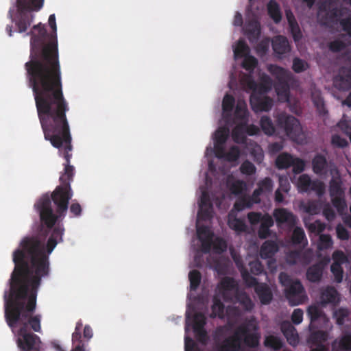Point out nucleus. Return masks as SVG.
<instances>
[{"instance_id":"nucleus-1","label":"nucleus","mask_w":351,"mask_h":351,"mask_svg":"<svg viewBox=\"0 0 351 351\" xmlns=\"http://www.w3.org/2000/svg\"><path fill=\"white\" fill-rule=\"evenodd\" d=\"M48 23L53 30L51 34L41 23L27 34L31 36L30 55L25 69L45 139L62 152L65 160H71L72 138L66 116L69 106L62 90L54 14L49 16Z\"/></svg>"},{"instance_id":"nucleus-2","label":"nucleus","mask_w":351,"mask_h":351,"mask_svg":"<svg viewBox=\"0 0 351 351\" xmlns=\"http://www.w3.org/2000/svg\"><path fill=\"white\" fill-rule=\"evenodd\" d=\"M321 21L325 25L339 24L342 30L351 37V10L338 6L332 1H326L319 7Z\"/></svg>"},{"instance_id":"nucleus-3","label":"nucleus","mask_w":351,"mask_h":351,"mask_svg":"<svg viewBox=\"0 0 351 351\" xmlns=\"http://www.w3.org/2000/svg\"><path fill=\"white\" fill-rule=\"evenodd\" d=\"M278 278L285 287V295L291 306L302 304L308 300L304 287L299 280L292 279L285 272H280Z\"/></svg>"},{"instance_id":"nucleus-4","label":"nucleus","mask_w":351,"mask_h":351,"mask_svg":"<svg viewBox=\"0 0 351 351\" xmlns=\"http://www.w3.org/2000/svg\"><path fill=\"white\" fill-rule=\"evenodd\" d=\"M233 259L246 286L254 287L255 292L262 304H269L273 299V293L269 287L265 283H258L257 279L250 274L240 258L233 256Z\"/></svg>"},{"instance_id":"nucleus-5","label":"nucleus","mask_w":351,"mask_h":351,"mask_svg":"<svg viewBox=\"0 0 351 351\" xmlns=\"http://www.w3.org/2000/svg\"><path fill=\"white\" fill-rule=\"evenodd\" d=\"M44 0H17L16 5L19 12L16 25L20 33L27 31L33 22L34 16L32 12H38L43 6Z\"/></svg>"},{"instance_id":"nucleus-6","label":"nucleus","mask_w":351,"mask_h":351,"mask_svg":"<svg viewBox=\"0 0 351 351\" xmlns=\"http://www.w3.org/2000/svg\"><path fill=\"white\" fill-rule=\"evenodd\" d=\"M276 126L282 130L286 136L293 141H298L302 136L300 121L292 115L279 114L276 117Z\"/></svg>"},{"instance_id":"nucleus-7","label":"nucleus","mask_w":351,"mask_h":351,"mask_svg":"<svg viewBox=\"0 0 351 351\" xmlns=\"http://www.w3.org/2000/svg\"><path fill=\"white\" fill-rule=\"evenodd\" d=\"M268 70L276 80L275 89L278 95L287 99L289 93V83L291 79V73L284 68L275 64H271Z\"/></svg>"},{"instance_id":"nucleus-8","label":"nucleus","mask_w":351,"mask_h":351,"mask_svg":"<svg viewBox=\"0 0 351 351\" xmlns=\"http://www.w3.org/2000/svg\"><path fill=\"white\" fill-rule=\"evenodd\" d=\"M239 326H244L246 330L245 333H239L241 343H243L250 348H256L259 344L261 338L257 325L252 320H247Z\"/></svg>"},{"instance_id":"nucleus-9","label":"nucleus","mask_w":351,"mask_h":351,"mask_svg":"<svg viewBox=\"0 0 351 351\" xmlns=\"http://www.w3.org/2000/svg\"><path fill=\"white\" fill-rule=\"evenodd\" d=\"M244 326H239L232 335L226 338L218 348V351H239L241 348V339L239 333H245Z\"/></svg>"},{"instance_id":"nucleus-10","label":"nucleus","mask_w":351,"mask_h":351,"mask_svg":"<svg viewBox=\"0 0 351 351\" xmlns=\"http://www.w3.org/2000/svg\"><path fill=\"white\" fill-rule=\"evenodd\" d=\"M250 105L255 112H267L273 106V99L261 93L253 91L250 99Z\"/></svg>"},{"instance_id":"nucleus-11","label":"nucleus","mask_w":351,"mask_h":351,"mask_svg":"<svg viewBox=\"0 0 351 351\" xmlns=\"http://www.w3.org/2000/svg\"><path fill=\"white\" fill-rule=\"evenodd\" d=\"M218 289L219 293L225 302H232L234 300V293H237L238 285L233 278H223L219 285Z\"/></svg>"},{"instance_id":"nucleus-12","label":"nucleus","mask_w":351,"mask_h":351,"mask_svg":"<svg viewBox=\"0 0 351 351\" xmlns=\"http://www.w3.org/2000/svg\"><path fill=\"white\" fill-rule=\"evenodd\" d=\"M311 332L307 339L310 345V351H327L328 348L325 345L328 338V333L323 330H311Z\"/></svg>"},{"instance_id":"nucleus-13","label":"nucleus","mask_w":351,"mask_h":351,"mask_svg":"<svg viewBox=\"0 0 351 351\" xmlns=\"http://www.w3.org/2000/svg\"><path fill=\"white\" fill-rule=\"evenodd\" d=\"M298 186L302 192L315 191L319 196L324 192V184L319 181H313L307 174L301 175L298 180Z\"/></svg>"},{"instance_id":"nucleus-14","label":"nucleus","mask_w":351,"mask_h":351,"mask_svg":"<svg viewBox=\"0 0 351 351\" xmlns=\"http://www.w3.org/2000/svg\"><path fill=\"white\" fill-rule=\"evenodd\" d=\"M273 215L278 226L285 224L289 228H293L298 222L297 217L284 208H276Z\"/></svg>"},{"instance_id":"nucleus-15","label":"nucleus","mask_w":351,"mask_h":351,"mask_svg":"<svg viewBox=\"0 0 351 351\" xmlns=\"http://www.w3.org/2000/svg\"><path fill=\"white\" fill-rule=\"evenodd\" d=\"M197 234L201 242L202 252L205 254L209 253L213 245V233L210 231L209 227L201 226L197 227Z\"/></svg>"},{"instance_id":"nucleus-16","label":"nucleus","mask_w":351,"mask_h":351,"mask_svg":"<svg viewBox=\"0 0 351 351\" xmlns=\"http://www.w3.org/2000/svg\"><path fill=\"white\" fill-rule=\"evenodd\" d=\"M333 83L335 87L341 90L351 88V66L342 67L339 74L334 77Z\"/></svg>"},{"instance_id":"nucleus-17","label":"nucleus","mask_w":351,"mask_h":351,"mask_svg":"<svg viewBox=\"0 0 351 351\" xmlns=\"http://www.w3.org/2000/svg\"><path fill=\"white\" fill-rule=\"evenodd\" d=\"M235 105V99L231 95H226L222 101L223 119L226 124L232 125L234 123L232 118V110Z\"/></svg>"},{"instance_id":"nucleus-18","label":"nucleus","mask_w":351,"mask_h":351,"mask_svg":"<svg viewBox=\"0 0 351 351\" xmlns=\"http://www.w3.org/2000/svg\"><path fill=\"white\" fill-rule=\"evenodd\" d=\"M280 330L290 345L293 346L298 345L299 342L298 335L296 329L290 322H282L280 325Z\"/></svg>"},{"instance_id":"nucleus-19","label":"nucleus","mask_w":351,"mask_h":351,"mask_svg":"<svg viewBox=\"0 0 351 351\" xmlns=\"http://www.w3.org/2000/svg\"><path fill=\"white\" fill-rule=\"evenodd\" d=\"M272 48L278 58H281L282 55L289 53L291 50L289 40L285 36L281 35L273 38Z\"/></svg>"},{"instance_id":"nucleus-20","label":"nucleus","mask_w":351,"mask_h":351,"mask_svg":"<svg viewBox=\"0 0 351 351\" xmlns=\"http://www.w3.org/2000/svg\"><path fill=\"white\" fill-rule=\"evenodd\" d=\"M307 314L310 319L309 330L317 328L316 324L319 320L324 321L326 317L323 311L317 306H310L307 309Z\"/></svg>"},{"instance_id":"nucleus-21","label":"nucleus","mask_w":351,"mask_h":351,"mask_svg":"<svg viewBox=\"0 0 351 351\" xmlns=\"http://www.w3.org/2000/svg\"><path fill=\"white\" fill-rule=\"evenodd\" d=\"M313 172L319 176L326 175L328 172V161L325 156L317 154L312 160Z\"/></svg>"},{"instance_id":"nucleus-22","label":"nucleus","mask_w":351,"mask_h":351,"mask_svg":"<svg viewBox=\"0 0 351 351\" xmlns=\"http://www.w3.org/2000/svg\"><path fill=\"white\" fill-rule=\"evenodd\" d=\"M243 31L250 43L255 42L261 34L260 24L255 20L250 21L245 24Z\"/></svg>"},{"instance_id":"nucleus-23","label":"nucleus","mask_w":351,"mask_h":351,"mask_svg":"<svg viewBox=\"0 0 351 351\" xmlns=\"http://www.w3.org/2000/svg\"><path fill=\"white\" fill-rule=\"evenodd\" d=\"M228 225L232 230L237 233L244 232L247 230V226L243 219L237 217L235 212L232 210L228 215Z\"/></svg>"},{"instance_id":"nucleus-24","label":"nucleus","mask_w":351,"mask_h":351,"mask_svg":"<svg viewBox=\"0 0 351 351\" xmlns=\"http://www.w3.org/2000/svg\"><path fill=\"white\" fill-rule=\"evenodd\" d=\"M324 264L322 262L309 267L306 271V278L311 282H319L323 275Z\"/></svg>"},{"instance_id":"nucleus-25","label":"nucleus","mask_w":351,"mask_h":351,"mask_svg":"<svg viewBox=\"0 0 351 351\" xmlns=\"http://www.w3.org/2000/svg\"><path fill=\"white\" fill-rule=\"evenodd\" d=\"M332 351H351V332L343 334L332 344Z\"/></svg>"},{"instance_id":"nucleus-26","label":"nucleus","mask_w":351,"mask_h":351,"mask_svg":"<svg viewBox=\"0 0 351 351\" xmlns=\"http://www.w3.org/2000/svg\"><path fill=\"white\" fill-rule=\"evenodd\" d=\"M278 250L277 243L274 241L267 240L261 247L260 256L264 259L269 258L274 256Z\"/></svg>"},{"instance_id":"nucleus-27","label":"nucleus","mask_w":351,"mask_h":351,"mask_svg":"<svg viewBox=\"0 0 351 351\" xmlns=\"http://www.w3.org/2000/svg\"><path fill=\"white\" fill-rule=\"evenodd\" d=\"M239 302L246 311H250L254 307L252 300L245 292L238 291L237 293H234V300L232 302Z\"/></svg>"},{"instance_id":"nucleus-28","label":"nucleus","mask_w":351,"mask_h":351,"mask_svg":"<svg viewBox=\"0 0 351 351\" xmlns=\"http://www.w3.org/2000/svg\"><path fill=\"white\" fill-rule=\"evenodd\" d=\"M286 261L289 265H295L298 262L309 263L307 253L301 251H291L286 256Z\"/></svg>"},{"instance_id":"nucleus-29","label":"nucleus","mask_w":351,"mask_h":351,"mask_svg":"<svg viewBox=\"0 0 351 351\" xmlns=\"http://www.w3.org/2000/svg\"><path fill=\"white\" fill-rule=\"evenodd\" d=\"M337 291L332 287H328L321 293V302L326 304L336 303L337 302Z\"/></svg>"},{"instance_id":"nucleus-30","label":"nucleus","mask_w":351,"mask_h":351,"mask_svg":"<svg viewBox=\"0 0 351 351\" xmlns=\"http://www.w3.org/2000/svg\"><path fill=\"white\" fill-rule=\"evenodd\" d=\"M213 305L211 306L210 317H218L223 319L225 316V306L217 296H214L213 299Z\"/></svg>"},{"instance_id":"nucleus-31","label":"nucleus","mask_w":351,"mask_h":351,"mask_svg":"<svg viewBox=\"0 0 351 351\" xmlns=\"http://www.w3.org/2000/svg\"><path fill=\"white\" fill-rule=\"evenodd\" d=\"M257 200L253 201L252 198L250 196H242L239 197L237 200L235 202L233 210H236L237 212L242 211L245 208H250L253 206L254 204H257Z\"/></svg>"},{"instance_id":"nucleus-32","label":"nucleus","mask_w":351,"mask_h":351,"mask_svg":"<svg viewBox=\"0 0 351 351\" xmlns=\"http://www.w3.org/2000/svg\"><path fill=\"white\" fill-rule=\"evenodd\" d=\"M293 156L287 152H283L278 156L276 160V166L279 169L289 168L293 165Z\"/></svg>"},{"instance_id":"nucleus-33","label":"nucleus","mask_w":351,"mask_h":351,"mask_svg":"<svg viewBox=\"0 0 351 351\" xmlns=\"http://www.w3.org/2000/svg\"><path fill=\"white\" fill-rule=\"evenodd\" d=\"M267 12L270 18L276 23H278L282 19V14L280 6L274 0H270L267 4Z\"/></svg>"},{"instance_id":"nucleus-34","label":"nucleus","mask_w":351,"mask_h":351,"mask_svg":"<svg viewBox=\"0 0 351 351\" xmlns=\"http://www.w3.org/2000/svg\"><path fill=\"white\" fill-rule=\"evenodd\" d=\"M264 346L267 348H271L275 351H278L282 348L283 342L278 337L268 335L264 340Z\"/></svg>"},{"instance_id":"nucleus-35","label":"nucleus","mask_w":351,"mask_h":351,"mask_svg":"<svg viewBox=\"0 0 351 351\" xmlns=\"http://www.w3.org/2000/svg\"><path fill=\"white\" fill-rule=\"evenodd\" d=\"M260 125L266 135L271 136L275 133V126L270 117L263 116L260 120Z\"/></svg>"},{"instance_id":"nucleus-36","label":"nucleus","mask_w":351,"mask_h":351,"mask_svg":"<svg viewBox=\"0 0 351 351\" xmlns=\"http://www.w3.org/2000/svg\"><path fill=\"white\" fill-rule=\"evenodd\" d=\"M312 101L320 114L324 115L327 113L324 101L319 92H313L311 95Z\"/></svg>"},{"instance_id":"nucleus-37","label":"nucleus","mask_w":351,"mask_h":351,"mask_svg":"<svg viewBox=\"0 0 351 351\" xmlns=\"http://www.w3.org/2000/svg\"><path fill=\"white\" fill-rule=\"evenodd\" d=\"M329 193L331 197L343 195L341 181L339 178H332L329 183Z\"/></svg>"},{"instance_id":"nucleus-38","label":"nucleus","mask_w":351,"mask_h":351,"mask_svg":"<svg viewBox=\"0 0 351 351\" xmlns=\"http://www.w3.org/2000/svg\"><path fill=\"white\" fill-rule=\"evenodd\" d=\"M234 119L239 121V123L248 122V112L245 104L239 103L235 108Z\"/></svg>"},{"instance_id":"nucleus-39","label":"nucleus","mask_w":351,"mask_h":351,"mask_svg":"<svg viewBox=\"0 0 351 351\" xmlns=\"http://www.w3.org/2000/svg\"><path fill=\"white\" fill-rule=\"evenodd\" d=\"M245 123H238L232 132V138L234 142L240 143L245 140Z\"/></svg>"},{"instance_id":"nucleus-40","label":"nucleus","mask_w":351,"mask_h":351,"mask_svg":"<svg viewBox=\"0 0 351 351\" xmlns=\"http://www.w3.org/2000/svg\"><path fill=\"white\" fill-rule=\"evenodd\" d=\"M291 240L293 243L295 245H305L307 243L305 232L302 228L295 227L294 228L292 233Z\"/></svg>"},{"instance_id":"nucleus-41","label":"nucleus","mask_w":351,"mask_h":351,"mask_svg":"<svg viewBox=\"0 0 351 351\" xmlns=\"http://www.w3.org/2000/svg\"><path fill=\"white\" fill-rule=\"evenodd\" d=\"M230 134V130L227 127L219 128L215 134V143L225 144Z\"/></svg>"},{"instance_id":"nucleus-42","label":"nucleus","mask_w":351,"mask_h":351,"mask_svg":"<svg viewBox=\"0 0 351 351\" xmlns=\"http://www.w3.org/2000/svg\"><path fill=\"white\" fill-rule=\"evenodd\" d=\"M189 278L190 281V289L191 291H195L201 282V274L198 270L193 269L189 274Z\"/></svg>"},{"instance_id":"nucleus-43","label":"nucleus","mask_w":351,"mask_h":351,"mask_svg":"<svg viewBox=\"0 0 351 351\" xmlns=\"http://www.w3.org/2000/svg\"><path fill=\"white\" fill-rule=\"evenodd\" d=\"M213 206H199V210L197 213V218L199 220L202 221H208L210 220L213 217Z\"/></svg>"},{"instance_id":"nucleus-44","label":"nucleus","mask_w":351,"mask_h":351,"mask_svg":"<svg viewBox=\"0 0 351 351\" xmlns=\"http://www.w3.org/2000/svg\"><path fill=\"white\" fill-rule=\"evenodd\" d=\"M249 53V47L245 42L240 39L239 40L236 47L234 49V55L235 58H242Z\"/></svg>"},{"instance_id":"nucleus-45","label":"nucleus","mask_w":351,"mask_h":351,"mask_svg":"<svg viewBox=\"0 0 351 351\" xmlns=\"http://www.w3.org/2000/svg\"><path fill=\"white\" fill-rule=\"evenodd\" d=\"M350 312L348 308H339L335 311L333 316L336 319L337 324L342 326L349 316Z\"/></svg>"},{"instance_id":"nucleus-46","label":"nucleus","mask_w":351,"mask_h":351,"mask_svg":"<svg viewBox=\"0 0 351 351\" xmlns=\"http://www.w3.org/2000/svg\"><path fill=\"white\" fill-rule=\"evenodd\" d=\"M257 186L258 189H261L263 193H269L273 190L274 183L270 178L266 177L262 180H260Z\"/></svg>"},{"instance_id":"nucleus-47","label":"nucleus","mask_w":351,"mask_h":351,"mask_svg":"<svg viewBox=\"0 0 351 351\" xmlns=\"http://www.w3.org/2000/svg\"><path fill=\"white\" fill-rule=\"evenodd\" d=\"M330 271L334 276V280L336 282L340 283L343 280V270L339 263H332L330 266Z\"/></svg>"},{"instance_id":"nucleus-48","label":"nucleus","mask_w":351,"mask_h":351,"mask_svg":"<svg viewBox=\"0 0 351 351\" xmlns=\"http://www.w3.org/2000/svg\"><path fill=\"white\" fill-rule=\"evenodd\" d=\"M246 189V183L241 180L233 182L230 185L231 193L235 195H241Z\"/></svg>"},{"instance_id":"nucleus-49","label":"nucleus","mask_w":351,"mask_h":351,"mask_svg":"<svg viewBox=\"0 0 351 351\" xmlns=\"http://www.w3.org/2000/svg\"><path fill=\"white\" fill-rule=\"evenodd\" d=\"M309 67V65L307 62L304 60H302L299 58H295L293 60V65L292 69L294 72L297 73H300L304 72L307 70Z\"/></svg>"},{"instance_id":"nucleus-50","label":"nucleus","mask_w":351,"mask_h":351,"mask_svg":"<svg viewBox=\"0 0 351 351\" xmlns=\"http://www.w3.org/2000/svg\"><path fill=\"white\" fill-rule=\"evenodd\" d=\"M241 155V151L238 146L233 145L226 153L225 160L228 162L237 161Z\"/></svg>"},{"instance_id":"nucleus-51","label":"nucleus","mask_w":351,"mask_h":351,"mask_svg":"<svg viewBox=\"0 0 351 351\" xmlns=\"http://www.w3.org/2000/svg\"><path fill=\"white\" fill-rule=\"evenodd\" d=\"M257 64V59L252 56H245L242 62L243 68L249 72L254 71Z\"/></svg>"},{"instance_id":"nucleus-52","label":"nucleus","mask_w":351,"mask_h":351,"mask_svg":"<svg viewBox=\"0 0 351 351\" xmlns=\"http://www.w3.org/2000/svg\"><path fill=\"white\" fill-rule=\"evenodd\" d=\"M348 45L341 39H335L328 44V48L332 52H340L344 50Z\"/></svg>"},{"instance_id":"nucleus-53","label":"nucleus","mask_w":351,"mask_h":351,"mask_svg":"<svg viewBox=\"0 0 351 351\" xmlns=\"http://www.w3.org/2000/svg\"><path fill=\"white\" fill-rule=\"evenodd\" d=\"M333 244L332 238L329 234H321L319 236L318 248L320 250H327Z\"/></svg>"},{"instance_id":"nucleus-54","label":"nucleus","mask_w":351,"mask_h":351,"mask_svg":"<svg viewBox=\"0 0 351 351\" xmlns=\"http://www.w3.org/2000/svg\"><path fill=\"white\" fill-rule=\"evenodd\" d=\"M256 167L254 165L246 160L240 166V171L243 174L252 176L256 173Z\"/></svg>"},{"instance_id":"nucleus-55","label":"nucleus","mask_w":351,"mask_h":351,"mask_svg":"<svg viewBox=\"0 0 351 351\" xmlns=\"http://www.w3.org/2000/svg\"><path fill=\"white\" fill-rule=\"evenodd\" d=\"M206 317L202 313H195L193 317V329L204 328L206 323Z\"/></svg>"},{"instance_id":"nucleus-56","label":"nucleus","mask_w":351,"mask_h":351,"mask_svg":"<svg viewBox=\"0 0 351 351\" xmlns=\"http://www.w3.org/2000/svg\"><path fill=\"white\" fill-rule=\"evenodd\" d=\"M332 204L339 213H342L346 208V203L343 195L331 197Z\"/></svg>"},{"instance_id":"nucleus-57","label":"nucleus","mask_w":351,"mask_h":351,"mask_svg":"<svg viewBox=\"0 0 351 351\" xmlns=\"http://www.w3.org/2000/svg\"><path fill=\"white\" fill-rule=\"evenodd\" d=\"M290 32L295 42H298L302 37V33L298 22L289 25Z\"/></svg>"},{"instance_id":"nucleus-58","label":"nucleus","mask_w":351,"mask_h":351,"mask_svg":"<svg viewBox=\"0 0 351 351\" xmlns=\"http://www.w3.org/2000/svg\"><path fill=\"white\" fill-rule=\"evenodd\" d=\"M249 267L251 274L255 276L261 274L264 270L263 265L258 260L250 262Z\"/></svg>"},{"instance_id":"nucleus-59","label":"nucleus","mask_w":351,"mask_h":351,"mask_svg":"<svg viewBox=\"0 0 351 351\" xmlns=\"http://www.w3.org/2000/svg\"><path fill=\"white\" fill-rule=\"evenodd\" d=\"M291 167H293V171L296 173H300L304 170L305 163L304 161L299 158L293 157V162Z\"/></svg>"},{"instance_id":"nucleus-60","label":"nucleus","mask_w":351,"mask_h":351,"mask_svg":"<svg viewBox=\"0 0 351 351\" xmlns=\"http://www.w3.org/2000/svg\"><path fill=\"white\" fill-rule=\"evenodd\" d=\"M305 211L310 215L318 214L320 211V207L316 202H308L304 207Z\"/></svg>"},{"instance_id":"nucleus-61","label":"nucleus","mask_w":351,"mask_h":351,"mask_svg":"<svg viewBox=\"0 0 351 351\" xmlns=\"http://www.w3.org/2000/svg\"><path fill=\"white\" fill-rule=\"evenodd\" d=\"M331 143L332 145L340 147V148H344L348 146V143L346 139L341 137L339 135L335 134L332 136L331 139Z\"/></svg>"},{"instance_id":"nucleus-62","label":"nucleus","mask_w":351,"mask_h":351,"mask_svg":"<svg viewBox=\"0 0 351 351\" xmlns=\"http://www.w3.org/2000/svg\"><path fill=\"white\" fill-rule=\"evenodd\" d=\"M336 232L337 237L343 241L348 240L349 232L348 230L341 223L338 224L336 227Z\"/></svg>"},{"instance_id":"nucleus-63","label":"nucleus","mask_w":351,"mask_h":351,"mask_svg":"<svg viewBox=\"0 0 351 351\" xmlns=\"http://www.w3.org/2000/svg\"><path fill=\"white\" fill-rule=\"evenodd\" d=\"M279 188L282 192L287 193L290 189V183L287 176H279L278 177Z\"/></svg>"},{"instance_id":"nucleus-64","label":"nucleus","mask_w":351,"mask_h":351,"mask_svg":"<svg viewBox=\"0 0 351 351\" xmlns=\"http://www.w3.org/2000/svg\"><path fill=\"white\" fill-rule=\"evenodd\" d=\"M303 311L300 308L295 309L291 315V322L294 324H300L303 320Z\"/></svg>"}]
</instances>
